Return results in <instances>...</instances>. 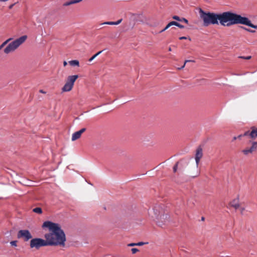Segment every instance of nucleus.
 <instances>
[{
    "mask_svg": "<svg viewBox=\"0 0 257 257\" xmlns=\"http://www.w3.org/2000/svg\"><path fill=\"white\" fill-rule=\"evenodd\" d=\"M199 13L200 18L203 20V25L205 27L211 24L218 25L219 21L221 25L223 26L229 27L233 25L241 24L257 29V25L252 24L247 18L242 17L240 15L228 11L221 14H216L205 12L200 9Z\"/></svg>",
    "mask_w": 257,
    "mask_h": 257,
    "instance_id": "obj_1",
    "label": "nucleus"
},
{
    "mask_svg": "<svg viewBox=\"0 0 257 257\" xmlns=\"http://www.w3.org/2000/svg\"><path fill=\"white\" fill-rule=\"evenodd\" d=\"M42 227L49 229V232L44 235L49 246H65L66 235L59 224L46 221L43 223Z\"/></svg>",
    "mask_w": 257,
    "mask_h": 257,
    "instance_id": "obj_2",
    "label": "nucleus"
},
{
    "mask_svg": "<svg viewBox=\"0 0 257 257\" xmlns=\"http://www.w3.org/2000/svg\"><path fill=\"white\" fill-rule=\"evenodd\" d=\"M27 38L26 35L23 36L10 43L4 49L6 54H9L16 50L21 45L25 42Z\"/></svg>",
    "mask_w": 257,
    "mask_h": 257,
    "instance_id": "obj_3",
    "label": "nucleus"
},
{
    "mask_svg": "<svg viewBox=\"0 0 257 257\" xmlns=\"http://www.w3.org/2000/svg\"><path fill=\"white\" fill-rule=\"evenodd\" d=\"M49 246L47 240L41 238H32L30 242V246L31 248L39 249L43 246Z\"/></svg>",
    "mask_w": 257,
    "mask_h": 257,
    "instance_id": "obj_4",
    "label": "nucleus"
},
{
    "mask_svg": "<svg viewBox=\"0 0 257 257\" xmlns=\"http://www.w3.org/2000/svg\"><path fill=\"white\" fill-rule=\"evenodd\" d=\"M17 236L19 238H23L25 241H27L30 239H32V236L30 232L27 229L19 230L18 232Z\"/></svg>",
    "mask_w": 257,
    "mask_h": 257,
    "instance_id": "obj_5",
    "label": "nucleus"
},
{
    "mask_svg": "<svg viewBox=\"0 0 257 257\" xmlns=\"http://www.w3.org/2000/svg\"><path fill=\"white\" fill-rule=\"evenodd\" d=\"M203 156V150L201 147H198L196 151L195 154V161L196 163V166H198L199 163L200 162V159Z\"/></svg>",
    "mask_w": 257,
    "mask_h": 257,
    "instance_id": "obj_6",
    "label": "nucleus"
},
{
    "mask_svg": "<svg viewBox=\"0 0 257 257\" xmlns=\"http://www.w3.org/2000/svg\"><path fill=\"white\" fill-rule=\"evenodd\" d=\"M86 131L85 128H83L79 130V131L76 132L72 134L71 140L72 141H76V140L79 139L82 133H83Z\"/></svg>",
    "mask_w": 257,
    "mask_h": 257,
    "instance_id": "obj_7",
    "label": "nucleus"
},
{
    "mask_svg": "<svg viewBox=\"0 0 257 257\" xmlns=\"http://www.w3.org/2000/svg\"><path fill=\"white\" fill-rule=\"evenodd\" d=\"M78 78V75H77L69 76L67 78L66 82L74 86V82Z\"/></svg>",
    "mask_w": 257,
    "mask_h": 257,
    "instance_id": "obj_8",
    "label": "nucleus"
},
{
    "mask_svg": "<svg viewBox=\"0 0 257 257\" xmlns=\"http://www.w3.org/2000/svg\"><path fill=\"white\" fill-rule=\"evenodd\" d=\"M73 87V85H72L71 84L66 82L65 85L62 88V92H69L72 89Z\"/></svg>",
    "mask_w": 257,
    "mask_h": 257,
    "instance_id": "obj_9",
    "label": "nucleus"
},
{
    "mask_svg": "<svg viewBox=\"0 0 257 257\" xmlns=\"http://www.w3.org/2000/svg\"><path fill=\"white\" fill-rule=\"evenodd\" d=\"M252 130L249 134L251 138L254 139L257 137V128L252 127Z\"/></svg>",
    "mask_w": 257,
    "mask_h": 257,
    "instance_id": "obj_10",
    "label": "nucleus"
},
{
    "mask_svg": "<svg viewBox=\"0 0 257 257\" xmlns=\"http://www.w3.org/2000/svg\"><path fill=\"white\" fill-rule=\"evenodd\" d=\"M82 1V0H71L70 1L67 2L65 3H64V6H70L71 5H73V4H77V3H80Z\"/></svg>",
    "mask_w": 257,
    "mask_h": 257,
    "instance_id": "obj_11",
    "label": "nucleus"
},
{
    "mask_svg": "<svg viewBox=\"0 0 257 257\" xmlns=\"http://www.w3.org/2000/svg\"><path fill=\"white\" fill-rule=\"evenodd\" d=\"M230 205L234 207L235 209H237L239 208V203H238V201L236 199H234L233 200H232L231 202H230Z\"/></svg>",
    "mask_w": 257,
    "mask_h": 257,
    "instance_id": "obj_12",
    "label": "nucleus"
},
{
    "mask_svg": "<svg viewBox=\"0 0 257 257\" xmlns=\"http://www.w3.org/2000/svg\"><path fill=\"white\" fill-rule=\"evenodd\" d=\"M172 26H174V21L170 22L169 23L167 26L165 27L164 29H163L162 30H161L160 33H162L167 30L169 28L171 27Z\"/></svg>",
    "mask_w": 257,
    "mask_h": 257,
    "instance_id": "obj_13",
    "label": "nucleus"
},
{
    "mask_svg": "<svg viewBox=\"0 0 257 257\" xmlns=\"http://www.w3.org/2000/svg\"><path fill=\"white\" fill-rule=\"evenodd\" d=\"M69 63L71 66H79V62L78 60H71L69 62Z\"/></svg>",
    "mask_w": 257,
    "mask_h": 257,
    "instance_id": "obj_14",
    "label": "nucleus"
},
{
    "mask_svg": "<svg viewBox=\"0 0 257 257\" xmlns=\"http://www.w3.org/2000/svg\"><path fill=\"white\" fill-rule=\"evenodd\" d=\"M33 211L36 213L37 214H42V210L41 208L40 207H36L33 209Z\"/></svg>",
    "mask_w": 257,
    "mask_h": 257,
    "instance_id": "obj_15",
    "label": "nucleus"
},
{
    "mask_svg": "<svg viewBox=\"0 0 257 257\" xmlns=\"http://www.w3.org/2000/svg\"><path fill=\"white\" fill-rule=\"evenodd\" d=\"M243 154L245 155H248L249 154H251L249 148H246L242 151Z\"/></svg>",
    "mask_w": 257,
    "mask_h": 257,
    "instance_id": "obj_16",
    "label": "nucleus"
},
{
    "mask_svg": "<svg viewBox=\"0 0 257 257\" xmlns=\"http://www.w3.org/2000/svg\"><path fill=\"white\" fill-rule=\"evenodd\" d=\"M12 40V38H10L6 41H5L4 42H3L2 45L0 46V50H1L5 45H6L10 41Z\"/></svg>",
    "mask_w": 257,
    "mask_h": 257,
    "instance_id": "obj_17",
    "label": "nucleus"
},
{
    "mask_svg": "<svg viewBox=\"0 0 257 257\" xmlns=\"http://www.w3.org/2000/svg\"><path fill=\"white\" fill-rule=\"evenodd\" d=\"M174 26H176L181 29H183L184 28V26L182 25H181L180 24L178 23V22H176L175 21H174Z\"/></svg>",
    "mask_w": 257,
    "mask_h": 257,
    "instance_id": "obj_18",
    "label": "nucleus"
},
{
    "mask_svg": "<svg viewBox=\"0 0 257 257\" xmlns=\"http://www.w3.org/2000/svg\"><path fill=\"white\" fill-rule=\"evenodd\" d=\"M251 147L254 150H256L257 149V142H252V146Z\"/></svg>",
    "mask_w": 257,
    "mask_h": 257,
    "instance_id": "obj_19",
    "label": "nucleus"
},
{
    "mask_svg": "<svg viewBox=\"0 0 257 257\" xmlns=\"http://www.w3.org/2000/svg\"><path fill=\"white\" fill-rule=\"evenodd\" d=\"M179 163V162H177L176 164L174 165V166L173 167V172L174 173H176L177 171Z\"/></svg>",
    "mask_w": 257,
    "mask_h": 257,
    "instance_id": "obj_20",
    "label": "nucleus"
},
{
    "mask_svg": "<svg viewBox=\"0 0 257 257\" xmlns=\"http://www.w3.org/2000/svg\"><path fill=\"white\" fill-rule=\"evenodd\" d=\"M194 62L195 61L194 60H186L184 62V65L181 68H178V69H181L185 67L186 63L187 62Z\"/></svg>",
    "mask_w": 257,
    "mask_h": 257,
    "instance_id": "obj_21",
    "label": "nucleus"
},
{
    "mask_svg": "<svg viewBox=\"0 0 257 257\" xmlns=\"http://www.w3.org/2000/svg\"><path fill=\"white\" fill-rule=\"evenodd\" d=\"M103 25H115L114 22H106L102 24Z\"/></svg>",
    "mask_w": 257,
    "mask_h": 257,
    "instance_id": "obj_22",
    "label": "nucleus"
},
{
    "mask_svg": "<svg viewBox=\"0 0 257 257\" xmlns=\"http://www.w3.org/2000/svg\"><path fill=\"white\" fill-rule=\"evenodd\" d=\"M148 242H139L138 243H136V246H142L145 244H147Z\"/></svg>",
    "mask_w": 257,
    "mask_h": 257,
    "instance_id": "obj_23",
    "label": "nucleus"
},
{
    "mask_svg": "<svg viewBox=\"0 0 257 257\" xmlns=\"http://www.w3.org/2000/svg\"><path fill=\"white\" fill-rule=\"evenodd\" d=\"M10 243H11V244L12 246H17V240L12 241L10 242Z\"/></svg>",
    "mask_w": 257,
    "mask_h": 257,
    "instance_id": "obj_24",
    "label": "nucleus"
},
{
    "mask_svg": "<svg viewBox=\"0 0 257 257\" xmlns=\"http://www.w3.org/2000/svg\"><path fill=\"white\" fill-rule=\"evenodd\" d=\"M172 18L174 20H177V21H179V22H180V21H181V18L177 16H173Z\"/></svg>",
    "mask_w": 257,
    "mask_h": 257,
    "instance_id": "obj_25",
    "label": "nucleus"
},
{
    "mask_svg": "<svg viewBox=\"0 0 257 257\" xmlns=\"http://www.w3.org/2000/svg\"><path fill=\"white\" fill-rule=\"evenodd\" d=\"M132 252L133 254L136 253L137 252L139 251V249L137 248H133L132 249Z\"/></svg>",
    "mask_w": 257,
    "mask_h": 257,
    "instance_id": "obj_26",
    "label": "nucleus"
},
{
    "mask_svg": "<svg viewBox=\"0 0 257 257\" xmlns=\"http://www.w3.org/2000/svg\"><path fill=\"white\" fill-rule=\"evenodd\" d=\"M180 22H183L186 24H188V21L186 18H181Z\"/></svg>",
    "mask_w": 257,
    "mask_h": 257,
    "instance_id": "obj_27",
    "label": "nucleus"
},
{
    "mask_svg": "<svg viewBox=\"0 0 257 257\" xmlns=\"http://www.w3.org/2000/svg\"><path fill=\"white\" fill-rule=\"evenodd\" d=\"M250 133V132H249V131H246L243 134H242V135H243V137L247 136H249Z\"/></svg>",
    "mask_w": 257,
    "mask_h": 257,
    "instance_id": "obj_28",
    "label": "nucleus"
},
{
    "mask_svg": "<svg viewBox=\"0 0 257 257\" xmlns=\"http://www.w3.org/2000/svg\"><path fill=\"white\" fill-rule=\"evenodd\" d=\"M122 19H120L116 22H114L115 25H117L119 24L122 22Z\"/></svg>",
    "mask_w": 257,
    "mask_h": 257,
    "instance_id": "obj_29",
    "label": "nucleus"
},
{
    "mask_svg": "<svg viewBox=\"0 0 257 257\" xmlns=\"http://www.w3.org/2000/svg\"><path fill=\"white\" fill-rule=\"evenodd\" d=\"M243 29L248 31V32H251V33H254L255 32V31L254 30H250V29H247V28H243Z\"/></svg>",
    "mask_w": 257,
    "mask_h": 257,
    "instance_id": "obj_30",
    "label": "nucleus"
},
{
    "mask_svg": "<svg viewBox=\"0 0 257 257\" xmlns=\"http://www.w3.org/2000/svg\"><path fill=\"white\" fill-rule=\"evenodd\" d=\"M95 57H96V56L94 55L92 57H91L89 59V62H91L92 61Z\"/></svg>",
    "mask_w": 257,
    "mask_h": 257,
    "instance_id": "obj_31",
    "label": "nucleus"
},
{
    "mask_svg": "<svg viewBox=\"0 0 257 257\" xmlns=\"http://www.w3.org/2000/svg\"><path fill=\"white\" fill-rule=\"evenodd\" d=\"M128 246H136V243H131L128 244L127 245Z\"/></svg>",
    "mask_w": 257,
    "mask_h": 257,
    "instance_id": "obj_32",
    "label": "nucleus"
},
{
    "mask_svg": "<svg viewBox=\"0 0 257 257\" xmlns=\"http://www.w3.org/2000/svg\"><path fill=\"white\" fill-rule=\"evenodd\" d=\"M240 58H243V59H244L248 60V59H250L251 56H247V57H240Z\"/></svg>",
    "mask_w": 257,
    "mask_h": 257,
    "instance_id": "obj_33",
    "label": "nucleus"
},
{
    "mask_svg": "<svg viewBox=\"0 0 257 257\" xmlns=\"http://www.w3.org/2000/svg\"><path fill=\"white\" fill-rule=\"evenodd\" d=\"M187 39V37H184V36L180 37L179 38V39H180V40H186V39Z\"/></svg>",
    "mask_w": 257,
    "mask_h": 257,
    "instance_id": "obj_34",
    "label": "nucleus"
},
{
    "mask_svg": "<svg viewBox=\"0 0 257 257\" xmlns=\"http://www.w3.org/2000/svg\"><path fill=\"white\" fill-rule=\"evenodd\" d=\"M39 92H40V93H43V94H45V93H46V91H44V90H42V89H40V90H39Z\"/></svg>",
    "mask_w": 257,
    "mask_h": 257,
    "instance_id": "obj_35",
    "label": "nucleus"
},
{
    "mask_svg": "<svg viewBox=\"0 0 257 257\" xmlns=\"http://www.w3.org/2000/svg\"><path fill=\"white\" fill-rule=\"evenodd\" d=\"M102 51H100L98 52L97 53L95 54V55L97 57L98 55H99L100 54L102 53Z\"/></svg>",
    "mask_w": 257,
    "mask_h": 257,
    "instance_id": "obj_36",
    "label": "nucleus"
},
{
    "mask_svg": "<svg viewBox=\"0 0 257 257\" xmlns=\"http://www.w3.org/2000/svg\"><path fill=\"white\" fill-rule=\"evenodd\" d=\"M139 15H135V14H133L132 16V18H134V19L135 18H136L137 17H139Z\"/></svg>",
    "mask_w": 257,
    "mask_h": 257,
    "instance_id": "obj_37",
    "label": "nucleus"
},
{
    "mask_svg": "<svg viewBox=\"0 0 257 257\" xmlns=\"http://www.w3.org/2000/svg\"><path fill=\"white\" fill-rule=\"evenodd\" d=\"M249 149H250V152H251V153H253V152H254V151H255V150H254V149H253L252 148H251V147H250V148H249Z\"/></svg>",
    "mask_w": 257,
    "mask_h": 257,
    "instance_id": "obj_38",
    "label": "nucleus"
},
{
    "mask_svg": "<svg viewBox=\"0 0 257 257\" xmlns=\"http://www.w3.org/2000/svg\"><path fill=\"white\" fill-rule=\"evenodd\" d=\"M243 137L242 135H240L237 137V139H240L241 137Z\"/></svg>",
    "mask_w": 257,
    "mask_h": 257,
    "instance_id": "obj_39",
    "label": "nucleus"
},
{
    "mask_svg": "<svg viewBox=\"0 0 257 257\" xmlns=\"http://www.w3.org/2000/svg\"><path fill=\"white\" fill-rule=\"evenodd\" d=\"M15 4H12L10 6H9V9H11L13 6H14Z\"/></svg>",
    "mask_w": 257,
    "mask_h": 257,
    "instance_id": "obj_40",
    "label": "nucleus"
},
{
    "mask_svg": "<svg viewBox=\"0 0 257 257\" xmlns=\"http://www.w3.org/2000/svg\"><path fill=\"white\" fill-rule=\"evenodd\" d=\"M67 62L66 61H64V62H63L64 66H66L67 65Z\"/></svg>",
    "mask_w": 257,
    "mask_h": 257,
    "instance_id": "obj_41",
    "label": "nucleus"
},
{
    "mask_svg": "<svg viewBox=\"0 0 257 257\" xmlns=\"http://www.w3.org/2000/svg\"><path fill=\"white\" fill-rule=\"evenodd\" d=\"M237 139V137H234L233 138V141L236 140Z\"/></svg>",
    "mask_w": 257,
    "mask_h": 257,
    "instance_id": "obj_42",
    "label": "nucleus"
},
{
    "mask_svg": "<svg viewBox=\"0 0 257 257\" xmlns=\"http://www.w3.org/2000/svg\"><path fill=\"white\" fill-rule=\"evenodd\" d=\"M158 225L162 227V224L160 222H158Z\"/></svg>",
    "mask_w": 257,
    "mask_h": 257,
    "instance_id": "obj_43",
    "label": "nucleus"
},
{
    "mask_svg": "<svg viewBox=\"0 0 257 257\" xmlns=\"http://www.w3.org/2000/svg\"><path fill=\"white\" fill-rule=\"evenodd\" d=\"M244 210V209L243 208H241V213H242V212Z\"/></svg>",
    "mask_w": 257,
    "mask_h": 257,
    "instance_id": "obj_44",
    "label": "nucleus"
},
{
    "mask_svg": "<svg viewBox=\"0 0 257 257\" xmlns=\"http://www.w3.org/2000/svg\"><path fill=\"white\" fill-rule=\"evenodd\" d=\"M169 51H172V49H171V47H170V48H169Z\"/></svg>",
    "mask_w": 257,
    "mask_h": 257,
    "instance_id": "obj_45",
    "label": "nucleus"
},
{
    "mask_svg": "<svg viewBox=\"0 0 257 257\" xmlns=\"http://www.w3.org/2000/svg\"><path fill=\"white\" fill-rule=\"evenodd\" d=\"M202 220H204V218L203 217H202Z\"/></svg>",
    "mask_w": 257,
    "mask_h": 257,
    "instance_id": "obj_46",
    "label": "nucleus"
}]
</instances>
